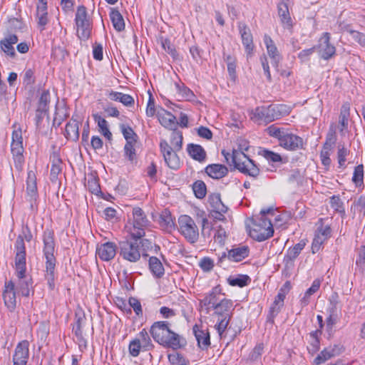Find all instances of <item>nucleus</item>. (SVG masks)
Wrapping results in <instances>:
<instances>
[{
    "mask_svg": "<svg viewBox=\"0 0 365 365\" xmlns=\"http://www.w3.org/2000/svg\"><path fill=\"white\" fill-rule=\"evenodd\" d=\"M304 246L305 242L300 241L294 247H289L287 250L283 260L285 269H290L294 267V261L299 256L302 250L304 248Z\"/></svg>",
    "mask_w": 365,
    "mask_h": 365,
    "instance_id": "obj_15",
    "label": "nucleus"
},
{
    "mask_svg": "<svg viewBox=\"0 0 365 365\" xmlns=\"http://www.w3.org/2000/svg\"><path fill=\"white\" fill-rule=\"evenodd\" d=\"M87 187L89 191L93 194L97 195L98 192H101L98 179L94 176L88 178L87 182Z\"/></svg>",
    "mask_w": 365,
    "mask_h": 365,
    "instance_id": "obj_58",
    "label": "nucleus"
},
{
    "mask_svg": "<svg viewBox=\"0 0 365 365\" xmlns=\"http://www.w3.org/2000/svg\"><path fill=\"white\" fill-rule=\"evenodd\" d=\"M178 151H173L170 153H167L163 156L164 160L172 170H177L180 167V160L178 154L176 153Z\"/></svg>",
    "mask_w": 365,
    "mask_h": 365,
    "instance_id": "obj_39",
    "label": "nucleus"
},
{
    "mask_svg": "<svg viewBox=\"0 0 365 365\" xmlns=\"http://www.w3.org/2000/svg\"><path fill=\"white\" fill-rule=\"evenodd\" d=\"M77 28V36L83 41H87L91 34L92 23L91 21H75Z\"/></svg>",
    "mask_w": 365,
    "mask_h": 365,
    "instance_id": "obj_27",
    "label": "nucleus"
},
{
    "mask_svg": "<svg viewBox=\"0 0 365 365\" xmlns=\"http://www.w3.org/2000/svg\"><path fill=\"white\" fill-rule=\"evenodd\" d=\"M331 34L325 32L319 38L318 44L316 46L319 55L324 60L331 58L336 53V48L330 43Z\"/></svg>",
    "mask_w": 365,
    "mask_h": 365,
    "instance_id": "obj_9",
    "label": "nucleus"
},
{
    "mask_svg": "<svg viewBox=\"0 0 365 365\" xmlns=\"http://www.w3.org/2000/svg\"><path fill=\"white\" fill-rule=\"evenodd\" d=\"M221 294V288L220 286L213 287L212 290L200 301V306L205 307L207 310V313H208L210 307L214 308V306H216V304L220 302L222 299H220Z\"/></svg>",
    "mask_w": 365,
    "mask_h": 365,
    "instance_id": "obj_14",
    "label": "nucleus"
},
{
    "mask_svg": "<svg viewBox=\"0 0 365 365\" xmlns=\"http://www.w3.org/2000/svg\"><path fill=\"white\" fill-rule=\"evenodd\" d=\"M158 223L165 230H171L175 228V221L169 210L165 209L160 215Z\"/></svg>",
    "mask_w": 365,
    "mask_h": 365,
    "instance_id": "obj_30",
    "label": "nucleus"
},
{
    "mask_svg": "<svg viewBox=\"0 0 365 365\" xmlns=\"http://www.w3.org/2000/svg\"><path fill=\"white\" fill-rule=\"evenodd\" d=\"M250 248L248 246L242 245L238 247H233L231 250H227V252H223L219 257L217 265L222 267V262L225 259L230 262H239L249 256Z\"/></svg>",
    "mask_w": 365,
    "mask_h": 365,
    "instance_id": "obj_8",
    "label": "nucleus"
},
{
    "mask_svg": "<svg viewBox=\"0 0 365 365\" xmlns=\"http://www.w3.org/2000/svg\"><path fill=\"white\" fill-rule=\"evenodd\" d=\"M137 241L125 240L119 242V253L124 259L136 262L140 259L141 254Z\"/></svg>",
    "mask_w": 365,
    "mask_h": 365,
    "instance_id": "obj_7",
    "label": "nucleus"
},
{
    "mask_svg": "<svg viewBox=\"0 0 365 365\" xmlns=\"http://www.w3.org/2000/svg\"><path fill=\"white\" fill-rule=\"evenodd\" d=\"M29 346L27 340H23L17 344L13 355V365H26L29 356Z\"/></svg>",
    "mask_w": 365,
    "mask_h": 365,
    "instance_id": "obj_12",
    "label": "nucleus"
},
{
    "mask_svg": "<svg viewBox=\"0 0 365 365\" xmlns=\"http://www.w3.org/2000/svg\"><path fill=\"white\" fill-rule=\"evenodd\" d=\"M133 226L129 232L133 240H138L145 236V229L148 227L150 222L140 207H135L133 209Z\"/></svg>",
    "mask_w": 365,
    "mask_h": 365,
    "instance_id": "obj_4",
    "label": "nucleus"
},
{
    "mask_svg": "<svg viewBox=\"0 0 365 365\" xmlns=\"http://www.w3.org/2000/svg\"><path fill=\"white\" fill-rule=\"evenodd\" d=\"M0 46L2 51L5 53V54L9 56L11 58H14L16 57V51L13 44H11L9 41L7 40H4V38L0 41Z\"/></svg>",
    "mask_w": 365,
    "mask_h": 365,
    "instance_id": "obj_54",
    "label": "nucleus"
},
{
    "mask_svg": "<svg viewBox=\"0 0 365 365\" xmlns=\"http://www.w3.org/2000/svg\"><path fill=\"white\" fill-rule=\"evenodd\" d=\"M116 248L117 247L114 242H108L99 246L96 252L101 259L110 261L115 256Z\"/></svg>",
    "mask_w": 365,
    "mask_h": 365,
    "instance_id": "obj_20",
    "label": "nucleus"
},
{
    "mask_svg": "<svg viewBox=\"0 0 365 365\" xmlns=\"http://www.w3.org/2000/svg\"><path fill=\"white\" fill-rule=\"evenodd\" d=\"M267 130L270 136L277 138L279 143L287 132L284 128H278L274 125L268 127Z\"/></svg>",
    "mask_w": 365,
    "mask_h": 365,
    "instance_id": "obj_52",
    "label": "nucleus"
},
{
    "mask_svg": "<svg viewBox=\"0 0 365 365\" xmlns=\"http://www.w3.org/2000/svg\"><path fill=\"white\" fill-rule=\"evenodd\" d=\"M253 227L250 230V237L256 241H264L273 235L274 229L271 220L267 217H252Z\"/></svg>",
    "mask_w": 365,
    "mask_h": 365,
    "instance_id": "obj_3",
    "label": "nucleus"
},
{
    "mask_svg": "<svg viewBox=\"0 0 365 365\" xmlns=\"http://www.w3.org/2000/svg\"><path fill=\"white\" fill-rule=\"evenodd\" d=\"M186 345V339L173 331H170L163 344V346L172 348L173 350L184 348Z\"/></svg>",
    "mask_w": 365,
    "mask_h": 365,
    "instance_id": "obj_21",
    "label": "nucleus"
},
{
    "mask_svg": "<svg viewBox=\"0 0 365 365\" xmlns=\"http://www.w3.org/2000/svg\"><path fill=\"white\" fill-rule=\"evenodd\" d=\"M175 86L182 98L190 101L194 97L193 92L184 84L175 83Z\"/></svg>",
    "mask_w": 365,
    "mask_h": 365,
    "instance_id": "obj_59",
    "label": "nucleus"
},
{
    "mask_svg": "<svg viewBox=\"0 0 365 365\" xmlns=\"http://www.w3.org/2000/svg\"><path fill=\"white\" fill-rule=\"evenodd\" d=\"M264 42L267 48V53L272 59V65L275 68L278 69L279 63L282 58L279 54L277 46H275L271 37L267 35L264 36Z\"/></svg>",
    "mask_w": 365,
    "mask_h": 365,
    "instance_id": "obj_16",
    "label": "nucleus"
},
{
    "mask_svg": "<svg viewBox=\"0 0 365 365\" xmlns=\"http://www.w3.org/2000/svg\"><path fill=\"white\" fill-rule=\"evenodd\" d=\"M51 95L48 90H43L38 101L37 108L49 110Z\"/></svg>",
    "mask_w": 365,
    "mask_h": 365,
    "instance_id": "obj_47",
    "label": "nucleus"
},
{
    "mask_svg": "<svg viewBox=\"0 0 365 365\" xmlns=\"http://www.w3.org/2000/svg\"><path fill=\"white\" fill-rule=\"evenodd\" d=\"M43 255L46 259L45 262V279L47 281V284L50 290L55 289V268L56 264V259L54 256L55 252V240L54 232L51 229H46L43 233Z\"/></svg>",
    "mask_w": 365,
    "mask_h": 365,
    "instance_id": "obj_1",
    "label": "nucleus"
},
{
    "mask_svg": "<svg viewBox=\"0 0 365 365\" xmlns=\"http://www.w3.org/2000/svg\"><path fill=\"white\" fill-rule=\"evenodd\" d=\"M228 283L230 285L235 287L237 286L239 287H243L249 284L250 282V278L249 276L245 274H239L235 277H229Z\"/></svg>",
    "mask_w": 365,
    "mask_h": 365,
    "instance_id": "obj_43",
    "label": "nucleus"
},
{
    "mask_svg": "<svg viewBox=\"0 0 365 365\" xmlns=\"http://www.w3.org/2000/svg\"><path fill=\"white\" fill-rule=\"evenodd\" d=\"M128 307L133 309L135 314L140 317L143 316V309L140 302L135 297H130L128 299Z\"/></svg>",
    "mask_w": 365,
    "mask_h": 365,
    "instance_id": "obj_57",
    "label": "nucleus"
},
{
    "mask_svg": "<svg viewBox=\"0 0 365 365\" xmlns=\"http://www.w3.org/2000/svg\"><path fill=\"white\" fill-rule=\"evenodd\" d=\"M64 136L75 142L79 138V122L73 119V117L66 125Z\"/></svg>",
    "mask_w": 365,
    "mask_h": 365,
    "instance_id": "obj_25",
    "label": "nucleus"
},
{
    "mask_svg": "<svg viewBox=\"0 0 365 365\" xmlns=\"http://www.w3.org/2000/svg\"><path fill=\"white\" fill-rule=\"evenodd\" d=\"M209 203L212 207L213 211L220 214L222 216V213H226L228 208L222 202L221 196L220 193H212L209 196Z\"/></svg>",
    "mask_w": 365,
    "mask_h": 365,
    "instance_id": "obj_29",
    "label": "nucleus"
},
{
    "mask_svg": "<svg viewBox=\"0 0 365 365\" xmlns=\"http://www.w3.org/2000/svg\"><path fill=\"white\" fill-rule=\"evenodd\" d=\"M76 323L75 326L73 327V332L74 333L76 337L77 338L79 346H86V340L84 339L83 336L82 327H83L86 318L84 312H76L75 314Z\"/></svg>",
    "mask_w": 365,
    "mask_h": 365,
    "instance_id": "obj_18",
    "label": "nucleus"
},
{
    "mask_svg": "<svg viewBox=\"0 0 365 365\" xmlns=\"http://www.w3.org/2000/svg\"><path fill=\"white\" fill-rule=\"evenodd\" d=\"M168 361L172 365H179L185 362L187 359L182 354L178 352L170 354L168 356Z\"/></svg>",
    "mask_w": 365,
    "mask_h": 365,
    "instance_id": "obj_62",
    "label": "nucleus"
},
{
    "mask_svg": "<svg viewBox=\"0 0 365 365\" xmlns=\"http://www.w3.org/2000/svg\"><path fill=\"white\" fill-rule=\"evenodd\" d=\"M32 287L33 280L31 277H26L19 279L16 289L18 293L21 294L23 297H29L30 295V292Z\"/></svg>",
    "mask_w": 365,
    "mask_h": 365,
    "instance_id": "obj_31",
    "label": "nucleus"
},
{
    "mask_svg": "<svg viewBox=\"0 0 365 365\" xmlns=\"http://www.w3.org/2000/svg\"><path fill=\"white\" fill-rule=\"evenodd\" d=\"M332 357H334V354H330L329 351V349L326 348L324 350H322L320 352V354H319L314 359V364L315 365H320Z\"/></svg>",
    "mask_w": 365,
    "mask_h": 365,
    "instance_id": "obj_55",
    "label": "nucleus"
},
{
    "mask_svg": "<svg viewBox=\"0 0 365 365\" xmlns=\"http://www.w3.org/2000/svg\"><path fill=\"white\" fill-rule=\"evenodd\" d=\"M137 142H126L124 146V155L129 161L133 162L136 160V150L135 145Z\"/></svg>",
    "mask_w": 365,
    "mask_h": 365,
    "instance_id": "obj_51",
    "label": "nucleus"
},
{
    "mask_svg": "<svg viewBox=\"0 0 365 365\" xmlns=\"http://www.w3.org/2000/svg\"><path fill=\"white\" fill-rule=\"evenodd\" d=\"M121 133L125 139L126 142H137L138 139V135L134 132L133 128L125 124L120 125Z\"/></svg>",
    "mask_w": 365,
    "mask_h": 365,
    "instance_id": "obj_42",
    "label": "nucleus"
},
{
    "mask_svg": "<svg viewBox=\"0 0 365 365\" xmlns=\"http://www.w3.org/2000/svg\"><path fill=\"white\" fill-rule=\"evenodd\" d=\"M139 338L137 339H139L140 341V343L142 344V349L145 351H149L153 349V344H152L151 339L150 336H148V332L145 329H143L140 333H139Z\"/></svg>",
    "mask_w": 365,
    "mask_h": 365,
    "instance_id": "obj_48",
    "label": "nucleus"
},
{
    "mask_svg": "<svg viewBox=\"0 0 365 365\" xmlns=\"http://www.w3.org/2000/svg\"><path fill=\"white\" fill-rule=\"evenodd\" d=\"M158 41L161 44L163 48L170 54L175 60L178 58V53L177 52L174 44L171 42L168 37L160 36Z\"/></svg>",
    "mask_w": 365,
    "mask_h": 365,
    "instance_id": "obj_35",
    "label": "nucleus"
},
{
    "mask_svg": "<svg viewBox=\"0 0 365 365\" xmlns=\"http://www.w3.org/2000/svg\"><path fill=\"white\" fill-rule=\"evenodd\" d=\"M27 194L31 197L36 199L37 196L36 177L34 171L28 172L26 180Z\"/></svg>",
    "mask_w": 365,
    "mask_h": 365,
    "instance_id": "obj_37",
    "label": "nucleus"
},
{
    "mask_svg": "<svg viewBox=\"0 0 365 365\" xmlns=\"http://www.w3.org/2000/svg\"><path fill=\"white\" fill-rule=\"evenodd\" d=\"M108 98L112 101H119L125 106H133L135 103L131 96L113 91L109 92Z\"/></svg>",
    "mask_w": 365,
    "mask_h": 365,
    "instance_id": "obj_32",
    "label": "nucleus"
},
{
    "mask_svg": "<svg viewBox=\"0 0 365 365\" xmlns=\"http://www.w3.org/2000/svg\"><path fill=\"white\" fill-rule=\"evenodd\" d=\"M15 284L13 281L5 282L2 297L4 304L10 312H14L16 307Z\"/></svg>",
    "mask_w": 365,
    "mask_h": 365,
    "instance_id": "obj_11",
    "label": "nucleus"
},
{
    "mask_svg": "<svg viewBox=\"0 0 365 365\" xmlns=\"http://www.w3.org/2000/svg\"><path fill=\"white\" fill-rule=\"evenodd\" d=\"M169 325L170 323L167 321H158L154 322L150 327V333L152 337L160 345H163L164 341L172 331Z\"/></svg>",
    "mask_w": 365,
    "mask_h": 365,
    "instance_id": "obj_10",
    "label": "nucleus"
},
{
    "mask_svg": "<svg viewBox=\"0 0 365 365\" xmlns=\"http://www.w3.org/2000/svg\"><path fill=\"white\" fill-rule=\"evenodd\" d=\"M182 133L178 129L173 130L170 137V143L175 151H180L182 148Z\"/></svg>",
    "mask_w": 365,
    "mask_h": 365,
    "instance_id": "obj_40",
    "label": "nucleus"
},
{
    "mask_svg": "<svg viewBox=\"0 0 365 365\" xmlns=\"http://www.w3.org/2000/svg\"><path fill=\"white\" fill-rule=\"evenodd\" d=\"M349 153V150L346 148L344 145L341 147L339 145L338 146V152H337V158H338V163L339 165V167H342L344 165L346 162V157Z\"/></svg>",
    "mask_w": 365,
    "mask_h": 365,
    "instance_id": "obj_63",
    "label": "nucleus"
},
{
    "mask_svg": "<svg viewBox=\"0 0 365 365\" xmlns=\"http://www.w3.org/2000/svg\"><path fill=\"white\" fill-rule=\"evenodd\" d=\"M179 231L191 244L196 242L199 237V230L194 220L187 215L178 218Z\"/></svg>",
    "mask_w": 365,
    "mask_h": 365,
    "instance_id": "obj_5",
    "label": "nucleus"
},
{
    "mask_svg": "<svg viewBox=\"0 0 365 365\" xmlns=\"http://www.w3.org/2000/svg\"><path fill=\"white\" fill-rule=\"evenodd\" d=\"M352 181L356 187L360 186L364 182V166L362 164L355 167Z\"/></svg>",
    "mask_w": 365,
    "mask_h": 365,
    "instance_id": "obj_50",
    "label": "nucleus"
},
{
    "mask_svg": "<svg viewBox=\"0 0 365 365\" xmlns=\"http://www.w3.org/2000/svg\"><path fill=\"white\" fill-rule=\"evenodd\" d=\"M110 18L114 29L120 32L125 29V21L123 16L116 9H111L110 12Z\"/></svg>",
    "mask_w": 365,
    "mask_h": 365,
    "instance_id": "obj_34",
    "label": "nucleus"
},
{
    "mask_svg": "<svg viewBox=\"0 0 365 365\" xmlns=\"http://www.w3.org/2000/svg\"><path fill=\"white\" fill-rule=\"evenodd\" d=\"M207 175L213 179H221L228 174V168L222 164H210L205 168Z\"/></svg>",
    "mask_w": 365,
    "mask_h": 365,
    "instance_id": "obj_24",
    "label": "nucleus"
},
{
    "mask_svg": "<svg viewBox=\"0 0 365 365\" xmlns=\"http://www.w3.org/2000/svg\"><path fill=\"white\" fill-rule=\"evenodd\" d=\"M320 287V282L317 280H314L312 286L305 292L304 297L301 299V304L302 306H307L309 302V297L314 294Z\"/></svg>",
    "mask_w": 365,
    "mask_h": 365,
    "instance_id": "obj_45",
    "label": "nucleus"
},
{
    "mask_svg": "<svg viewBox=\"0 0 365 365\" xmlns=\"http://www.w3.org/2000/svg\"><path fill=\"white\" fill-rule=\"evenodd\" d=\"M240 154L236 150H233L232 163L240 173L256 178L259 175V168L255 161L247 156L245 161H242Z\"/></svg>",
    "mask_w": 365,
    "mask_h": 365,
    "instance_id": "obj_6",
    "label": "nucleus"
},
{
    "mask_svg": "<svg viewBox=\"0 0 365 365\" xmlns=\"http://www.w3.org/2000/svg\"><path fill=\"white\" fill-rule=\"evenodd\" d=\"M192 190L195 196L198 199H202L205 197L207 193V187L202 180H196L192 184Z\"/></svg>",
    "mask_w": 365,
    "mask_h": 365,
    "instance_id": "obj_44",
    "label": "nucleus"
},
{
    "mask_svg": "<svg viewBox=\"0 0 365 365\" xmlns=\"http://www.w3.org/2000/svg\"><path fill=\"white\" fill-rule=\"evenodd\" d=\"M278 14L281 19V21L288 26H292V19L289 15L288 6L286 4H280L278 6Z\"/></svg>",
    "mask_w": 365,
    "mask_h": 365,
    "instance_id": "obj_41",
    "label": "nucleus"
},
{
    "mask_svg": "<svg viewBox=\"0 0 365 365\" xmlns=\"http://www.w3.org/2000/svg\"><path fill=\"white\" fill-rule=\"evenodd\" d=\"M279 145L288 150H297L298 149H304L303 139L294 134L286 133L284 138L281 140Z\"/></svg>",
    "mask_w": 365,
    "mask_h": 365,
    "instance_id": "obj_13",
    "label": "nucleus"
},
{
    "mask_svg": "<svg viewBox=\"0 0 365 365\" xmlns=\"http://www.w3.org/2000/svg\"><path fill=\"white\" fill-rule=\"evenodd\" d=\"M187 151L192 159L200 163L204 162L206 159V152L200 145L193 143L188 144Z\"/></svg>",
    "mask_w": 365,
    "mask_h": 365,
    "instance_id": "obj_28",
    "label": "nucleus"
},
{
    "mask_svg": "<svg viewBox=\"0 0 365 365\" xmlns=\"http://www.w3.org/2000/svg\"><path fill=\"white\" fill-rule=\"evenodd\" d=\"M349 108L345 105L342 106L339 115V123L342 127L340 130L341 132H343V130L347 128L349 121Z\"/></svg>",
    "mask_w": 365,
    "mask_h": 365,
    "instance_id": "obj_60",
    "label": "nucleus"
},
{
    "mask_svg": "<svg viewBox=\"0 0 365 365\" xmlns=\"http://www.w3.org/2000/svg\"><path fill=\"white\" fill-rule=\"evenodd\" d=\"M330 205L332 209H334L336 212L340 213L341 217H343L345 215V210L344 208V203L341 201L339 196L333 195L330 198Z\"/></svg>",
    "mask_w": 365,
    "mask_h": 365,
    "instance_id": "obj_49",
    "label": "nucleus"
},
{
    "mask_svg": "<svg viewBox=\"0 0 365 365\" xmlns=\"http://www.w3.org/2000/svg\"><path fill=\"white\" fill-rule=\"evenodd\" d=\"M11 151L14 156H19L23 155L24 147H23V139L21 132L18 130H14L12 133V142L11 144Z\"/></svg>",
    "mask_w": 365,
    "mask_h": 365,
    "instance_id": "obj_26",
    "label": "nucleus"
},
{
    "mask_svg": "<svg viewBox=\"0 0 365 365\" xmlns=\"http://www.w3.org/2000/svg\"><path fill=\"white\" fill-rule=\"evenodd\" d=\"M259 154L263 156L269 162L279 163L282 161V158L279 153H274L268 149L263 148L259 151Z\"/></svg>",
    "mask_w": 365,
    "mask_h": 365,
    "instance_id": "obj_46",
    "label": "nucleus"
},
{
    "mask_svg": "<svg viewBox=\"0 0 365 365\" xmlns=\"http://www.w3.org/2000/svg\"><path fill=\"white\" fill-rule=\"evenodd\" d=\"M290 113V108L284 104H271L268 106H258L253 113L254 117L266 124L279 119Z\"/></svg>",
    "mask_w": 365,
    "mask_h": 365,
    "instance_id": "obj_2",
    "label": "nucleus"
},
{
    "mask_svg": "<svg viewBox=\"0 0 365 365\" xmlns=\"http://www.w3.org/2000/svg\"><path fill=\"white\" fill-rule=\"evenodd\" d=\"M238 27L245 51L247 55H251L254 48V44L250 29L245 24H240Z\"/></svg>",
    "mask_w": 365,
    "mask_h": 365,
    "instance_id": "obj_19",
    "label": "nucleus"
},
{
    "mask_svg": "<svg viewBox=\"0 0 365 365\" xmlns=\"http://www.w3.org/2000/svg\"><path fill=\"white\" fill-rule=\"evenodd\" d=\"M282 307V305H279L278 303L277 304H275V302H273L271 307H269V310L267 316V322L273 324L274 322V318L281 312Z\"/></svg>",
    "mask_w": 365,
    "mask_h": 365,
    "instance_id": "obj_53",
    "label": "nucleus"
},
{
    "mask_svg": "<svg viewBox=\"0 0 365 365\" xmlns=\"http://www.w3.org/2000/svg\"><path fill=\"white\" fill-rule=\"evenodd\" d=\"M232 317H221L218 319V322L215 325L216 329L219 335L222 336L225 331Z\"/></svg>",
    "mask_w": 365,
    "mask_h": 365,
    "instance_id": "obj_56",
    "label": "nucleus"
},
{
    "mask_svg": "<svg viewBox=\"0 0 365 365\" xmlns=\"http://www.w3.org/2000/svg\"><path fill=\"white\" fill-rule=\"evenodd\" d=\"M24 28V24L21 21L16 18L11 19L9 21V31L11 32H16L18 31H22Z\"/></svg>",
    "mask_w": 365,
    "mask_h": 365,
    "instance_id": "obj_64",
    "label": "nucleus"
},
{
    "mask_svg": "<svg viewBox=\"0 0 365 365\" xmlns=\"http://www.w3.org/2000/svg\"><path fill=\"white\" fill-rule=\"evenodd\" d=\"M142 349V344L139 339H135L129 344L128 350L132 356L136 357L139 355L140 351Z\"/></svg>",
    "mask_w": 365,
    "mask_h": 365,
    "instance_id": "obj_61",
    "label": "nucleus"
},
{
    "mask_svg": "<svg viewBox=\"0 0 365 365\" xmlns=\"http://www.w3.org/2000/svg\"><path fill=\"white\" fill-rule=\"evenodd\" d=\"M192 331L197 341V346L202 350L207 349L210 345V334L207 331L200 329L197 324H195L192 327Z\"/></svg>",
    "mask_w": 365,
    "mask_h": 365,
    "instance_id": "obj_23",
    "label": "nucleus"
},
{
    "mask_svg": "<svg viewBox=\"0 0 365 365\" xmlns=\"http://www.w3.org/2000/svg\"><path fill=\"white\" fill-rule=\"evenodd\" d=\"M149 269L152 274L160 278L165 273V269L160 260L156 257H150L148 261Z\"/></svg>",
    "mask_w": 365,
    "mask_h": 365,
    "instance_id": "obj_33",
    "label": "nucleus"
},
{
    "mask_svg": "<svg viewBox=\"0 0 365 365\" xmlns=\"http://www.w3.org/2000/svg\"><path fill=\"white\" fill-rule=\"evenodd\" d=\"M36 17L38 28L41 31H43L45 26L48 23L47 7L45 6H37Z\"/></svg>",
    "mask_w": 365,
    "mask_h": 365,
    "instance_id": "obj_36",
    "label": "nucleus"
},
{
    "mask_svg": "<svg viewBox=\"0 0 365 365\" xmlns=\"http://www.w3.org/2000/svg\"><path fill=\"white\" fill-rule=\"evenodd\" d=\"M212 309L215 310V314L219 317H232L234 310L233 302L231 299L223 298Z\"/></svg>",
    "mask_w": 365,
    "mask_h": 365,
    "instance_id": "obj_22",
    "label": "nucleus"
},
{
    "mask_svg": "<svg viewBox=\"0 0 365 365\" xmlns=\"http://www.w3.org/2000/svg\"><path fill=\"white\" fill-rule=\"evenodd\" d=\"M157 116L160 123L165 128L170 130L177 129L178 121L176 117L170 112L162 108L160 111L158 112Z\"/></svg>",
    "mask_w": 365,
    "mask_h": 365,
    "instance_id": "obj_17",
    "label": "nucleus"
},
{
    "mask_svg": "<svg viewBox=\"0 0 365 365\" xmlns=\"http://www.w3.org/2000/svg\"><path fill=\"white\" fill-rule=\"evenodd\" d=\"M93 118L98 123L99 127V132L108 140H112V133L108 128V122L98 114H94Z\"/></svg>",
    "mask_w": 365,
    "mask_h": 365,
    "instance_id": "obj_38",
    "label": "nucleus"
}]
</instances>
